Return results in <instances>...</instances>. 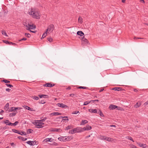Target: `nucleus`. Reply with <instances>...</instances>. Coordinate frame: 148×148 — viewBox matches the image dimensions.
<instances>
[{
    "instance_id": "ddd939ff",
    "label": "nucleus",
    "mask_w": 148,
    "mask_h": 148,
    "mask_svg": "<svg viewBox=\"0 0 148 148\" xmlns=\"http://www.w3.org/2000/svg\"><path fill=\"white\" fill-rule=\"evenodd\" d=\"M89 112L91 113H97V110L96 109H90L88 110Z\"/></svg>"
},
{
    "instance_id": "f3484780",
    "label": "nucleus",
    "mask_w": 148,
    "mask_h": 148,
    "mask_svg": "<svg viewBox=\"0 0 148 148\" xmlns=\"http://www.w3.org/2000/svg\"><path fill=\"white\" fill-rule=\"evenodd\" d=\"M76 133H77L75 128L72 129V130L69 131V133L71 134H73Z\"/></svg>"
},
{
    "instance_id": "c9c22d12",
    "label": "nucleus",
    "mask_w": 148,
    "mask_h": 148,
    "mask_svg": "<svg viewBox=\"0 0 148 148\" xmlns=\"http://www.w3.org/2000/svg\"><path fill=\"white\" fill-rule=\"evenodd\" d=\"M19 139H21L23 141H25L27 140L26 138H23L22 136H19Z\"/></svg>"
},
{
    "instance_id": "864d4df0",
    "label": "nucleus",
    "mask_w": 148,
    "mask_h": 148,
    "mask_svg": "<svg viewBox=\"0 0 148 148\" xmlns=\"http://www.w3.org/2000/svg\"><path fill=\"white\" fill-rule=\"evenodd\" d=\"M128 139L130 140H131V141H132V142H134V140H133V139H132V138L131 137H128Z\"/></svg>"
},
{
    "instance_id": "4be33fe9",
    "label": "nucleus",
    "mask_w": 148,
    "mask_h": 148,
    "mask_svg": "<svg viewBox=\"0 0 148 148\" xmlns=\"http://www.w3.org/2000/svg\"><path fill=\"white\" fill-rule=\"evenodd\" d=\"M61 113L58 112H53L50 114L51 115H53V116H56V115H61Z\"/></svg>"
},
{
    "instance_id": "cd10ccee",
    "label": "nucleus",
    "mask_w": 148,
    "mask_h": 148,
    "mask_svg": "<svg viewBox=\"0 0 148 148\" xmlns=\"http://www.w3.org/2000/svg\"><path fill=\"white\" fill-rule=\"evenodd\" d=\"M137 144L139 145V146L140 147H142L143 148L146 147V144H141V143H138Z\"/></svg>"
},
{
    "instance_id": "5fc2aeb1",
    "label": "nucleus",
    "mask_w": 148,
    "mask_h": 148,
    "mask_svg": "<svg viewBox=\"0 0 148 148\" xmlns=\"http://www.w3.org/2000/svg\"><path fill=\"white\" fill-rule=\"evenodd\" d=\"M45 101L43 100H42L41 101L39 102L40 103H42V104H45Z\"/></svg>"
},
{
    "instance_id": "bf43d9fd",
    "label": "nucleus",
    "mask_w": 148,
    "mask_h": 148,
    "mask_svg": "<svg viewBox=\"0 0 148 148\" xmlns=\"http://www.w3.org/2000/svg\"><path fill=\"white\" fill-rule=\"evenodd\" d=\"M143 38H139V37H134V39H143Z\"/></svg>"
},
{
    "instance_id": "c85d7f7f",
    "label": "nucleus",
    "mask_w": 148,
    "mask_h": 148,
    "mask_svg": "<svg viewBox=\"0 0 148 148\" xmlns=\"http://www.w3.org/2000/svg\"><path fill=\"white\" fill-rule=\"evenodd\" d=\"M73 127L72 125H70L66 127L65 129V130H68L70 129Z\"/></svg>"
},
{
    "instance_id": "20e7f679",
    "label": "nucleus",
    "mask_w": 148,
    "mask_h": 148,
    "mask_svg": "<svg viewBox=\"0 0 148 148\" xmlns=\"http://www.w3.org/2000/svg\"><path fill=\"white\" fill-rule=\"evenodd\" d=\"M54 28V25L52 24L50 25L48 27V28L46 30V32L48 33L50 32H52Z\"/></svg>"
},
{
    "instance_id": "bb28decb",
    "label": "nucleus",
    "mask_w": 148,
    "mask_h": 148,
    "mask_svg": "<svg viewBox=\"0 0 148 148\" xmlns=\"http://www.w3.org/2000/svg\"><path fill=\"white\" fill-rule=\"evenodd\" d=\"M77 34L80 36H83L84 35V33L82 32L81 31H79L77 32Z\"/></svg>"
},
{
    "instance_id": "4468645a",
    "label": "nucleus",
    "mask_w": 148,
    "mask_h": 148,
    "mask_svg": "<svg viewBox=\"0 0 148 148\" xmlns=\"http://www.w3.org/2000/svg\"><path fill=\"white\" fill-rule=\"evenodd\" d=\"M141 103L140 101H138L134 105V107L136 108H139L141 105Z\"/></svg>"
},
{
    "instance_id": "393cba45",
    "label": "nucleus",
    "mask_w": 148,
    "mask_h": 148,
    "mask_svg": "<svg viewBox=\"0 0 148 148\" xmlns=\"http://www.w3.org/2000/svg\"><path fill=\"white\" fill-rule=\"evenodd\" d=\"M9 106V104L7 103L6 104L4 108V109L6 110V111H8V110L9 109L8 108Z\"/></svg>"
},
{
    "instance_id": "a878e982",
    "label": "nucleus",
    "mask_w": 148,
    "mask_h": 148,
    "mask_svg": "<svg viewBox=\"0 0 148 148\" xmlns=\"http://www.w3.org/2000/svg\"><path fill=\"white\" fill-rule=\"evenodd\" d=\"M98 138L101 140H105V136H98Z\"/></svg>"
},
{
    "instance_id": "6e6d98bb",
    "label": "nucleus",
    "mask_w": 148,
    "mask_h": 148,
    "mask_svg": "<svg viewBox=\"0 0 148 148\" xmlns=\"http://www.w3.org/2000/svg\"><path fill=\"white\" fill-rule=\"evenodd\" d=\"M76 95V94H71L69 95L70 97H73Z\"/></svg>"
},
{
    "instance_id": "412c9836",
    "label": "nucleus",
    "mask_w": 148,
    "mask_h": 148,
    "mask_svg": "<svg viewBox=\"0 0 148 148\" xmlns=\"http://www.w3.org/2000/svg\"><path fill=\"white\" fill-rule=\"evenodd\" d=\"M105 140L108 141H112L113 140V139L111 138L105 136Z\"/></svg>"
},
{
    "instance_id": "ea45409f",
    "label": "nucleus",
    "mask_w": 148,
    "mask_h": 148,
    "mask_svg": "<svg viewBox=\"0 0 148 148\" xmlns=\"http://www.w3.org/2000/svg\"><path fill=\"white\" fill-rule=\"evenodd\" d=\"M82 40L85 42H87L88 41V40L87 39H86V38H84V36L82 38Z\"/></svg>"
},
{
    "instance_id": "0e129e2a",
    "label": "nucleus",
    "mask_w": 148,
    "mask_h": 148,
    "mask_svg": "<svg viewBox=\"0 0 148 148\" xmlns=\"http://www.w3.org/2000/svg\"><path fill=\"white\" fill-rule=\"evenodd\" d=\"M63 120H64V121H69V119L67 118H65V119H62Z\"/></svg>"
},
{
    "instance_id": "39448f33",
    "label": "nucleus",
    "mask_w": 148,
    "mask_h": 148,
    "mask_svg": "<svg viewBox=\"0 0 148 148\" xmlns=\"http://www.w3.org/2000/svg\"><path fill=\"white\" fill-rule=\"evenodd\" d=\"M8 12V10H0V17L4 16Z\"/></svg>"
},
{
    "instance_id": "2eb2a0df",
    "label": "nucleus",
    "mask_w": 148,
    "mask_h": 148,
    "mask_svg": "<svg viewBox=\"0 0 148 148\" xmlns=\"http://www.w3.org/2000/svg\"><path fill=\"white\" fill-rule=\"evenodd\" d=\"M18 108H15L14 107H12L10 108H9V109L8 110V112H14V110H16V109H18Z\"/></svg>"
},
{
    "instance_id": "338daca9",
    "label": "nucleus",
    "mask_w": 148,
    "mask_h": 148,
    "mask_svg": "<svg viewBox=\"0 0 148 148\" xmlns=\"http://www.w3.org/2000/svg\"><path fill=\"white\" fill-rule=\"evenodd\" d=\"M10 43L11 44V45H16V44L12 42H10Z\"/></svg>"
},
{
    "instance_id": "774afa93",
    "label": "nucleus",
    "mask_w": 148,
    "mask_h": 148,
    "mask_svg": "<svg viewBox=\"0 0 148 148\" xmlns=\"http://www.w3.org/2000/svg\"><path fill=\"white\" fill-rule=\"evenodd\" d=\"M11 90L9 88H6V90L8 92H10Z\"/></svg>"
},
{
    "instance_id": "0eeeda50",
    "label": "nucleus",
    "mask_w": 148,
    "mask_h": 148,
    "mask_svg": "<svg viewBox=\"0 0 148 148\" xmlns=\"http://www.w3.org/2000/svg\"><path fill=\"white\" fill-rule=\"evenodd\" d=\"M57 105L60 107L66 108H68V106L62 103H58L57 104Z\"/></svg>"
},
{
    "instance_id": "423d86ee",
    "label": "nucleus",
    "mask_w": 148,
    "mask_h": 148,
    "mask_svg": "<svg viewBox=\"0 0 148 148\" xmlns=\"http://www.w3.org/2000/svg\"><path fill=\"white\" fill-rule=\"evenodd\" d=\"M27 143L30 145H37L38 144V142L36 141H27Z\"/></svg>"
},
{
    "instance_id": "49530a36",
    "label": "nucleus",
    "mask_w": 148,
    "mask_h": 148,
    "mask_svg": "<svg viewBox=\"0 0 148 148\" xmlns=\"http://www.w3.org/2000/svg\"><path fill=\"white\" fill-rule=\"evenodd\" d=\"M78 113L79 114V111H74L72 113L73 114H77Z\"/></svg>"
},
{
    "instance_id": "6ab92c4d",
    "label": "nucleus",
    "mask_w": 148,
    "mask_h": 148,
    "mask_svg": "<svg viewBox=\"0 0 148 148\" xmlns=\"http://www.w3.org/2000/svg\"><path fill=\"white\" fill-rule=\"evenodd\" d=\"M18 121H16L14 123H8V124H7V125H11V126H15L17 124H18Z\"/></svg>"
},
{
    "instance_id": "4c0bfd02",
    "label": "nucleus",
    "mask_w": 148,
    "mask_h": 148,
    "mask_svg": "<svg viewBox=\"0 0 148 148\" xmlns=\"http://www.w3.org/2000/svg\"><path fill=\"white\" fill-rule=\"evenodd\" d=\"M2 34L3 35H4L6 36H8V35L5 31H3L2 32Z\"/></svg>"
},
{
    "instance_id": "72a5a7b5",
    "label": "nucleus",
    "mask_w": 148,
    "mask_h": 148,
    "mask_svg": "<svg viewBox=\"0 0 148 148\" xmlns=\"http://www.w3.org/2000/svg\"><path fill=\"white\" fill-rule=\"evenodd\" d=\"M19 134H20L21 135H26V133L24 131H21V132L19 131Z\"/></svg>"
},
{
    "instance_id": "8fccbe9b",
    "label": "nucleus",
    "mask_w": 148,
    "mask_h": 148,
    "mask_svg": "<svg viewBox=\"0 0 148 148\" xmlns=\"http://www.w3.org/2000/svg\"><path fill=\"white\" fill-rule=\"evenodd\" d=\"M47 119V118L45 117L42 119H41L40 120V121H41L42 122V123H43V122L45 121Z\"/></svg>"
},
{
    "instance_id": "680f3d73",
    "label": "nucleus",
    "mask_w": 148,
    "mask_h": 148,
    "mask_svg": "<svg viewBox=\"0 0 148 148\" xmlns=\"http://www.w3.org/2000/svg\"><path fill=\"white\" fill-rule=\"evenodd\" d=\"M10 145L11 146H12L13 147H14L15 146V145L13 143H10Z\"/></svg>"
},
{
    "instance_id": "6e6552de",
    "label": "nucleus",
    "mask_w": 148,
    "mask_h": 148,
    "mask_svg": "<svg viewBox=\"0 0 148 148\" xmlns=\"http://www.w3.org/2000/svg\"><path fill=\"white\" fill-rule=\"evenodd\" d=\"M91 129V127L89 125H87L85 127L83 128V131L86 130H89Z\"/></svg>"
},
{
    "instance_id": "9b49d317",
    "label": "nucleus",
    "mask_w": 148,
    "mask_h": 148,
    "mask_svg": "<svg viewBox=\"0 0 148 148\" xmlns=\"http://www.w3.org/2000/svg\"><path fill=\"white\" fill-rule=\"evenodd\" d=\"M53 139L51 138H47L45 139L43 142L44 143L47 142H52Z\"/></svg>"
},
{
    "instance_id": "2f4dec72",
    "label": "nucleus",
    "mask_w": 148,
    "mask_h": 148,
    "mask_svg": "<svg viewBox=\"0 0 148 148\" xmlns=\"http://www.w3.org/2000/svg\"><path fill=\"white\" fill-rule=\"evenodd\" d=\"M78 21L79 23H82L83 22V19L81 17L79 16V17L78 19Z\"/></svg>"
},
{
    "instance_id": "5701e85b",
    "label": "nucleus",
    "mask_w": 148,
    "mask_h": 148,
    "mask_svg": "<svg viewBox=\"0 0 148 148\" xmlns=\"http://www.w3.org/2000/svg\"><path fill=\"white\" fill-rule=\"evenodd\" d=\"M88 123V121L86 120H83L82 121V122H81L80 123V125H84L85 124H86Z\"/></svg>"
},
{
    "instance_id": "4d7b16f0",
    "label": "nucleus",
    "mask_w": 148,
    "mask_h": 148,
    "mask_svg": "<svg viewBox=\"0 0 148 148\" xmlns=\"http://www.w3.org/2000/svg\"><path fill=\"white\" fill-rule=\"evenodd\" d=\"M9 123H10L9 121L8 120H6L5 121V123L6 124V125H7V124Z\"/></svg>"
},
{
    "instance_id": "a18cd8bd",
    "label": "nucleus",
    "mask_w": 148,
    "mask_h": 148,
    "mask_svg": "<svg viewBox=\"0 0 148 148\" xmlns=\"http://www.w3.org/2000/svg\"><path fill=\"white\" fill-rule=\"evenodd\" d=\"M25 108L26 109L28 110H29L32 111V109L28 106H26L25 107Z\"/></svg>"
},
{
    "instance_id": "e2e57ef3",
    "label": "nucleus",
    "mask_w": 148,
    "mask_h": 148,
    "mask_svg": "<svg viewBox=\"0 0 148 148\" xmlns=\"http://www.w3.org/2000/svg\"><path fill=\"white\" fill-rule=\"evenodd\" d=\"M148 104V101L144 103V105L145 106H146Z\"/></svg>"
},
{
    "instance_id": "aec40b11",
    "label": "nucleus",
    "mask_w": 148,
    "mask_h": 148,
    "mask_svg": "<svg viewBox=\"0 0 148 148\" xmlns=\"http://www.w3.org/2000/svg\"><path fill=\"white\" fill-rule=\"evenodd\" d=\"M38 96L40 98H42V97L45 98H47L48 97V96L46 95H39Z\"/></svg>"
},
{
    "instance_id": "1a4fd4ad",
    "label": "nucleus",
    "mask_w": 148,
    "mask_h": 148,
    "mask_svg": "<svg viewBox=\"0 0 148 148\" xmlns=\"http://www.w3.org/2000/svg\"><path fill=\"white\" fill-rule=\"evenodd\" d=\"M54 84H53L51 83H47L43 85L44 86L50 87H51L54 86Z\"/></svg>"
},
{
    "instance_id": "79ce46f5",
    "label": "nucleus",
    "mask_w": 148,
    "mask_h": 148,
    "mask_svg": "<svg viewBox=\"0 0 148 148\" xmlns=\"http://www.w3.org/2000/svg\"><path fill=\"white\" fill-rule=\"evenodd\" d=\"M47 40L50 42H52L53 41V39L51 37H49L47 38Z\"/></svg>"
},
{
    "instance_id": "7c9ffc66",
    "label": "nucleus",
    "mask_w": 148,
    "mask_h": 148,
    "mask_svg": "<svg viewBox=\"0 0 148 148\" xmlns=\"http://www.w3.org/2000/svg\"><path fill=\"white\" fill-rule=\"evenodd\" d=\"M16 112H15L14 111L10 113L9 115V116H15L16 115Z\"/></svg>"
},
{
    "instance_id": "052dcab7",
    "label": "nucleus",
    "mask_w": 148,
    "mask_h": 148,
    "mask_svg": "<svg viewBox=\"0 0 148 148\" xmlns=\"http://www.w3.org/2000/svg\"><path fill=\"white\" fill-rule=\"evenodd\" d=\"M100 111V114H99V115L101 116H104L103 115V114L102 112H101V110H99Z\"/></svg>"
},
{
    "instance_id": "a211bd4d",
    "label": "nucleus",
    "mask_w": 148,
    "mask_h": 148,
    "mask_svg": "<svg viewBox=\"0 0 148 148\" xmlns=\"http://www.w3.org/2000/svg\"><path fill=\"white\" fill-rule=\"evenodd\" d=\"M112 89L113 90L118 91H121L122 90V88L121 87H115L112 88Z\"/></svg>"
},
{
    "instance_id": "c756f323",
    "label": "nucleus",
    "mask_w": 148,
    "mask_h": 148,
    "mask_svg": "<svg viewBox=\"0 0 148 148\" xmlns=\"http://www.w3.org/2000/svg\"><path fill=\"white\" fill-rule=\"evenodd\" d=\"M59 130H60V129H58L57 128H53L51 129V132H58L59 131Z\"/></svg>"
},
{
    "instance_id": "e433bc0d",
    "label": "nucleus",
    "mask_w": 148,
    "mask_h": 148,
    "mask_svg": "<svg viewBox=\"0 0 148 148\" xmlns=\"http://www.w3.org/2000/svg\"><path fill=\"white\" fill-rule=\"evenodd\" d=\"M25 35L26 37H27L28 38L30 37L31 36V35L29 33H25Z\"/></svg>"
},
{
    "instance_id": "f704fd0d",
    "label": "nucleus",
    "mask_w": 148,
    "mask_h": 148,
    "mask_svg": "<svg viewBox=\"0 0 148 148\" xmlns=\"http://www.w3.org/2000/svg\"><path fill=\"white\" fill-rule=\"evenodd\" d=\"M90 103H91V101H85L83 104V105H84V106L87 105Z\"/></svg>"
},
{
    "instance_id": "c03bdc74",
    "label": "nucleus",
    "mask_w": 148,
    "mask_h": 148,
    "mask_svg": "<svg viewBox=\"0 0 148 148\" xmlns=\"http://www.w3.org/2000/svg\"><path fill=\"white\" fill-rule=\"evenodd\" d=\"M47 32H46H46L44 33L43 35H42V36H43V38H44L46 36H47Z\"/></svg>"
},
{
    "instance_id": "473e14b6",
    "label": "nucleus",
    "mask_w": 148,
    "mask_h": 148,
    "mask_svg": "<svg viewBox=\"0 0 148 148\" xmlns=\"http://www.w3.org/2000/svg\"><path fill=\"white\" fill-rule=\"evenodd\" d=\"M33 130L31 129H29L27 130V134H30L32 133Z\"/></svg>"
},
{
    "instance_id": "7ed1b4c3",
    "label": "nucleus",
    "mask_w": 148,
    "mask_h": 148,
    "mask_svg": "<svg viewBox=\"0 0 148 148\" xmlns=\"http://www.w3.org/2000/svg\"><path fill=\"white\" fill-rule=\"evenodd\" d=\"M33 123L35 125L37 126V127L38 128L42 127L45 124L44 123H42L40 120H35V121L33 122Z\"/></svg>"
},
{
    "instance_id": "f03ea898",
    "label": "nucleus",
    "mask_w": 148,
    "mask_h": 148,
    "mask_svg": "<svg viewBox=\"0 0 148 148\" xmlns=\"http://www.w3.org/2000/svg\"><path fill=\"white\" fill-rule=\"evenodd\" d=\"M23 25L26 27V29L27 30L34 29L36 28L35 26L33 24L30 25L27 22H24L23 23Z\"/></svg>"
},
{
    "instance_id": "a19ab883",
    "label": "nucleus",
    "mask_w": 148,
    "mask_h": 148,
    "mask_svg": "<svg viewBox=\"0 0 148 148\" xmlns=\"http://www.w3.org/2000/svg\"><path fill=\"white\" fill-rule=\"evenodd\" d=\"M3 42H4L6 44H8V45H11L10 43V42L8 40H3Z\"/></svg>"
},
{
    "instance_id": "13d9d810",
    "label": "nucleus",
    "mask_w": 148,
    "mask_h": 148,
    "mask_svg": "<svg viewBox=\"0 0 148 148\" xmlns=\"http://www.w3.org/2000/svg\"><path fill=\"white\" fill-rule=\"evenodd\" d=\"M27 40V39L25 38H23L21 40H19V42L21 40Z\"/></svg>"
},
{
    "instance_id": "37998d69",
    "label": "nucleus",
    "mask_w": 148,
    "mask_h": 148,
    "mask_svg": "<svg viewBox=\"0 0 148 148\" xmlns=\"http://www.w3.org/2000/svg\"><path fill=\"white\" fill-rule=\"evenodd\" d=\"M3 81L6 83H10V81H8L6 79H3Z\"/></svg>"
},
{
    "instance_id": "09e8293b",
    "label": "nucleus",
    "mask_w": 148,
    "mask_h": 148,
    "mask_svg": "<svg viewBox=\"0 0 148 148\" xmlns=\"http://www.w3.org/2000/svg\"><path fill=\"white\" fill-rule=\"evenodd\" d=\"M12 131L14 132L17 133L18 134V131L17 130H16L15 129H12Z\"/></svg>"
},
{
    "instance_id": "de8ad7c7",
    "label": "nucleus",
    "mask_w": 148,
    "mask_h": 148,
    "mask_svg": "<svg viewBox=\"0 0 148 148\" xmlns=\"http://www.w3.org/2000/svg\"><path fill=\"white\" fill-rule=\"evenodd\" d=\"M78 88L83 89H88V88L87 87H86L81 86H80Z\"/></svg>"
},
{
    "instance_id": "b1692460",
    "label": "nucleus",
    "mask_w": 148,
    "mask_h": 148,
    "mask_svg": "<svg viewBox=\"0 0 148 148\" xmlns=\"http://www.w3.org/2000/svg\"><path fill=\"white\" fill-rule=\"evenodd\" d=\"M66 141H70L73 138L72 136H65Z\"/></svg>"
},
{
    "instance_id": "69168bd1",
    "label": "nucleus",
    "mask_w": 148,
    "mask_h": 148,
    "mask_svg": "<svg viewBox=\"0 0 148 148\" xmlns=\"http://www.w3.org/2000/svg\"><path fill=\"white\" fill-rule=\"evenodd\" d=\"M68 118L67 116H60V118Z\"/></svg>"
},
{
    "instance_id": "58836bf2",
    "label": "nucleus",
    "mask_w": 148,
    "mask_h": 148,
    "mask_svg": "<svg viewBox=\"0 0 148 148\" xmlns=\"http://www.w3.org/2000/svg\"><path fill=\"white\" fill-rule=\"evenodd\" d=\"M32 98L35 100H38L39 99V97L37 96H33L32 97Z\"/></svg>"
},
{
    "instance_id": "dca6fc26",
    "label": "nucleus",
    "mask_w": 148,
    "mask_h": 148,
    "mask_svg": "<svg viewBox=\"0 0 148 148\" xmlns=\"http://www.w3.org/2000/svg\"><path fill=\"white\" fill-rule=\"evenodd\" d=\"M58 139V140L61 141H63V142L66 141L65 136H62L60 137H59Z\"/></svg>"
},
{
    "instance_id": "f8f14e48",
    "label": "nucleus",
    "mask_w": 148,
    "mask_h": 148,
    "mask_svg": "<svg viewBox=\"0 0 148 148\" xmlns=\"http://www.w3.org/2000/svg\"><path fill=\"white\" fill-rule=\"evenodd\" d=\"M116 108H117V106L112 104L110 105L109 106V108L110 110L114 109Z\"/></svg>"
},
{
    "instance_id": "3c124183",
    "label": "nucleus",
    "mask_w": 148,
    "mask_h": 148,
    "mask_svg": "<svg viewBox=\"0 0 148 148\" xmlns=\"http://www.w3.org/2000/svg\"><path fill=\"white\" fill-rule=\"evenodd\" d=\"M7 86L8 87H9L10 88H11L12 87H13V86L12 85L10 84H6Z\"/></svg>"
},
{
    "instance_id": "f257e3e1",
    "label": "nucleus",
    "mask_w": 148,
    "mask_h": 148,
    "mask_svg": "<svg viewBox=\"0 0 148 148\" xmlns=\"http://www.w3.org/2000/svg\"><path fill=\"white\" fill-rule=\"evenodd\" d=\"M35 10H31L30 12H29V14L32 16L33 18L36 19L39 18V14L38 11H36Z\"/></svg>"
},
{
    "instance_id": "603ef678",
    "label": "nucleus",
    "mask_w": 148,
    "mask_h": 148,
    "mask_svg": "<svg viewBox=\"0 0 148 148\" xmlns=\"http://www.w3.org/2000/svg\"><path fill=\"white\" fill-rule=\"evenodd\" d=\"M130 147L131 148H137L136 147L133 145H131L130 146Z\"/></svg>"
},
{
    "instance_id": "9d476101",
    "label": "nucleus",
    "mask_w": 148,
    "mask_h": 148,
    "mask_svg": "<svg viewBox=\"0 0 148 148\" xmlns=\"http://www.w3.org/2000/svg\"><path fill=\"white\" fill-rule=\"evenodd\" d=\"M77 133L81 132H83V128L77 127L75 128Z\"/></svg>"
}]
</instances>
